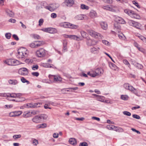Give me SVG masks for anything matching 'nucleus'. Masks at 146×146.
I'll return each instance as SVG.
<instances>
[{"mask_svg": "<svg viewBox=\"0 0 146 146\" xmlns=\"http://www.w3.org/2000/svg\"><path fill=\"white\" fill-rule=\"evenodd\" d=\"M81 34L82 37L84 38H86L87 35V33L84 31H82L80 32Z\"/></svg>", "mask_w": 146, "mask_h": 146, "instance_id": "43", "label": "nucleus"}, {"mask_svg": "<svg viewBox=\"0 0 146 146\" xmlns=\"http://www.w3.org/2000/svg\"><path fill=\"white\" fill-rule=\"evenodd\" d=\"M42 105V103L40 102H37L34 103L35 107H40Z\"/></svg>", "mask_w": 146, "mask_h": 146, "instance_id": "48", "label": "nucleus"}, {"mask_svg": "<svg viewBox=\"0 0 146 146\" xmlns=\"http://www.w3.org/2000/svg\"><path fill=\"white\" fill-rule=\"evenodd\" d=\"M132 14L131 16V17L137 19H140V16L137 14L135 13L133 11V13Z\"/></svg>", "mask_w": 146, "mask_h": 146, "instance_id": "23", "label": "nucleus"}, {"mask_svg": "<svg viewBox=\"0 0 146 146\" xmlns=\"http://www.w3.org/2000/svg\"><path fill=\"white\" fill-rule=\"evenodd\" d=\"M107 127L109 130H113V128L114 127V126L111 125H108Z\"/></svg>", "mask_w": 146, "mask_h": 146, "instance_id": "49", "label": "nucleus"}, {"mask_svg": "<svg viewBox=\"0 0 146 146\" xmlns=\"http://www.w3.org/2000/svg\"><path fill=\"white\" fill-rule=\"evenodd\" d=\"M46 51L43 48H41L36 52V55L39 57H44L46 53Z\"/></svg>", "mask_w": 146, "mask_h": 146, "instance_id": "8", "label": "nucleus"}, {"mask_svg": "<svg viewBox=\"0 0 146 146\" xmlns=\"http://www.w3.org/2000/svg\"><path fill=\"white\" fill-rule=\"evenodd\" d=\"M8 83L11 85H15L18 84V82L16 80L10 79L8 80Z\"/></svg>", "mask_w": 146, "mask_h": 146, "instance_id": "26", "label": "nucleus"}, {"mask_svg": "<svg viewBox=\"0 0 146 146\" xmlns=\"http://www.w3.org/2000/svg\"><path fill=\"white\" fill-rule=\"evenodd\" d=\"M103 72V70L101 68H98L95 70H91L87 73V74L93 77L101 75Z\"/></svg>", "mask_w": 146, "mask_h": 146, "instance_id": "2", "label": "nucleus"}, {"mask_svg": "<svg viewBox=\"0 0 146 146\" xmlns=\"http://www.w3.org/2000/svg\"><path fill=\"white\" fill-rule=\"evenodd\" d=\"M128 90H129L132 92L135 95H137L138 94L137 91V90L134 88L132 86H130Z\"/></svg>", "mask_w": 146, "mask_h": 146, "instance_id": "18", "label": "nucleus"}, {"mask_svg": "<svg viewBox=\"0 0 146 146\" xmlns=\"http://www.w3.org/2000/svg\"><path fill=\"white\" fill-rule=\"evenodd\" d=\"M135 22V21L131 20H129L128 21V23L129 25L133 27H134Z\"/></svg>", "mask_w": 146, "mask_h": 146, "instance_id": "41", "label": "nucleus"}, {"mask_svg": "<svg viewBox=\"0 0 146 146\" xmlns=\"http://www.w3.org/2000/svg\"><path fill=\"white\" fill-rule=\"evenodd\" d=\"M9 22L11 23H15L16 22V20L13 19H10L9 20Z\"/></svg>", "mask_w": 146, "mask_h": 146, "instance_id": "61", "label": "nucleus"}, {"mask_svg": "<svg viewBox=\"0 0 146 146\" xmlns=\"http://www.w3.org/2000/svg\"><path fill=\"white\" fill-rule=\"evenodd\" d=\"M53 65L50 64H49L46 63H43L42 64V66L45 68H51L52 67Z\"/></svg>", "mask_w": 146, "mask_h": 146, "instance_id": "30", "label": "nucleus"}, {"mask_svg": "<svg viewBox=\"0 0 146 146\" xmlns=\"http://www.w3.org/2000/svg\"><path fill=\"white\" fill-rule=\"evenodd\" d=\"M21 82L23 83L26 82L27 84H30V82L23 77H22L21 78Z\"/></svg>", "mask_w": 146, "mask_h": 146, "instance_id": "32", "label": "nucleus"}, {"mask_svg": "<svg viewBox=\"0 0 146 146\" xmlns=\"http://www.w3.org/2000/svg\"><path fill=\"white\" fill-rule=\"evenodd\" d=\"M70 23L64 22L61 23L60 25L61 27L64 28H68L69 27Z\"/></svg>", "mask_w": 146, "mask_h": 146, "instance_id": "29", "label": "nucleus"}, {"mask_svg": "<svg viewBox=\"0 0 146 146\" xmlns=\"http://www.w3.org/2000/svg\"><path fill=\"white\" fill-rule=\"evenodd\" d=\"M69 142L70 144L73 145H76L77 144L76 140L74 138H70L69 140Z\"/></svg>", "mask_w": 146, "mask_h": 146, "instance_id": "24", "label": "nucleus"}, {"mask_svg": "<svg viewBox=\"0 0 146 146\" xmlns=\"http://www.w3.org/2000/svg\"><path fill=\"white\" fill-rule=\"evenodd\" d=\"M100 25L101 28L104 30H106L108 27V25L107 23L104 22H102L100 23Z\"/></svg>", "mask_w": 146, "mask_h": 146, "instance_id": "21", "label": "nucleus"}, {"mask_svg": "<svg viewBox=\"0 0 146 146\" xmlns=\"http://www.w3.org/2000/svg\"><path fill=\"white\" fill-rule=\"evenodd\" d=\"M33 143L34 145H36L38 144V141L35 139L33 141Z\"/></svg>", "mask_w": 146, "mask_h": 146, "instance_id": "64", "label": "nucleus"}, {"mask_svg": "<svg viewBox=\"0 0 146 146\" xmlns=\"http://www.w3.org/2000/svg\"><path fill=\"white\" fill-rule=\"evenodd\" d=\"M21 94H16L15 93H8L7 97L9 98H8L10 99L11 98H16L20 96Z\"/></svg>", "mask_w": 146, "mask_h": 146, "instance_id": "15", "label": "nucleus"}, {"mask_svg": "<svg viewBox=\"0 0 146 146\" xmlns=\"http://www.w3.org/2000/svg\"><path fill=\"white\" fill-rule=\"evenodd\" d=\"M123 62L125 65H128L129 67V66H130V64L129 63L128 61L126 60H123Z\"/></svg>", "mask_w": 146, "mask_h": 146, "instance_id": "57", "label": "nucleus"}, {"mask_svg": "<svg viewBox=\"0 0 146 146\" xmlns=\"http://www.w3.org/2000/svg\"><path fill=\"white\" fill-rule=\"evenodd\" d=\"M32 112L30 113L29 112H28L27 113H24L23 115V117H24L27 118L31 116Z\"/></svg>", "mask_w": 146, "mask_h": 146, "instance_id": "38", "label": "nucleus"}, {"mask_svg": "<svg viewBox=\"0 0 146 146\" xmlns=\"http://www.w3.org/2000/svg\"><path fill=\"white\" fill-rule=\"evenodd\" d=\"M121 99L124 100H126L128 99V97L127 95H121Z\"/></svg>", "mask_w": 146, "mask_h": 146, "instance_id": "37", "label": "nucleus"}, {"mask_svg": "<svg viewBox=\"0 0 146 146\" xmlns=\"http://www.w3.org/2000/svg\"><path fill=\"white\" fill-rule=\"evenodd\" d=\"M6 38L7 39H9L11 37V34L10 33H7L5 34Z\"/></svg>", "mask_w": 146, "mask_h": 146, "instance_id": "51", "label": "nucleus"}, {"mask_svg": "<svg viewBox=\"0 0 146 146\" xmlns=\"http://www.w3.org/2000/svg\"><path fill=\"white\" fill-rule=\"evenodd\" d=\"M64 36L66 38H68L71 39H73L74 40H77L79 37L75 35H65Z\"/></svg>", "mask_w": 146, "mask_h": 146, "instance_id": "17", "label": "nucleus"}, {"mask_svg": "<svg viewBox=\"0 0 146 146\" xmlns=\"http://www.w3.org/2000/svg\"><path fill=\"white\" fill-rule=\"evenodd\" d=\"M132 116L133 118L139 119L140 118V117L137 115L134 114Z\"/></svg>", "mask_w": 146, "mask_h": 146, "instance_id": "55", "label": "nucleus"}, {"mask_svg": "<svg viewBox=\"0 0 146 146\" xmlns=\"http://www.w3.org/2000/svg\"><path fill=\"white\" fill-rule=\"evenodd\" d=\"M137 49L140 51L142 52L143 53H145V50L142 48L139 47Z\"/></svg>", "mask_w": 146, "mask_h": 146, "instance_id": "63", "label": "nucleus"}, {"mask_svg": "<svg viewBox=\"0 0 146 146\" xmlns=\"http://www.w3.org/2000/svg\"><path fill=\"white\" fill-rule=\"evenodd\" d=\"M80 7L82 9L88 10L89 9V7L88 6L84 4H81Z\"/></svg>", "mask_w": 146, "mask_h": 146, "instance_id": "34", "label": "nucleus"}, {"mask_svg": "<svg viewBox=\"0 0 146 146\" xmlns=\"http://www.w3.org/2000/svg\"><path fill=\"white\" fill-rule=\"evenodd\" d=\"M109 65L110 68L112 69L115 68L116 67V66L115 64L111 63H110Z\"/></svg>", "mask_w": 146, "mask_h": 146, "instance_id": "45", "label": "nucleus"}, {"mask_svg": "<svg viewBox=\"0 0 146 146\" xmlns=\"http://www.w3.org/2000/svg\"><path fill=\"white\" fill-rule=\"evenodd\" d=\"M31 74L33 76H35L36 77L38 76L39 75V73L37 72H33L31 73Z\"/></svg>", "mask_w": 146, "mask_h": 146, "instance_id": "56", "label": "nucleus"}, {"mask_svg": "<svg viewBox=\"0 0 146 146\" xmlns=\"http://www.w3.org/2000/svg\"><path fill=\"white\" fill-rule=\"evenodd\" d=\"M88 32L90 36L95 38L102 39L104 38L102 35L93 30H89L88 31Z\"/></svg>", "mask_w": 146, "mask_h": 146, "instance_id": "3", "label": "nucleus"}, {"mask_svg": "<svg viewBox=\"0 0 146 146\" xmlns=\"http://www.w3.org/2000/svg\"><path fill=\"white\" fill-rule=\"evenodd\" d=\"M87 143L85 142L81 143H80L79 146H88Z\"/></svg>", "mask_w": 146, "mask_h": 146, "instance_id": "52", "label": "nucleus"}, {"mask_svg": "<svg viewBox=\"0 0 146 146\" xmlns=\"http://www.w3.org/2000/svg\"><path fill=\"white\" fill-rule=\"evenodd\" d=\"M84 18V15H78L74 17V19L76 20H83Z\"/></svg>", "mask_w": 146, "mask_h": 146, "instance_id": "22", "label": "nucleus"}, {"mask_svg": "<svg viewBox=\"0 0 146 146\" xmlns=\"http://www.w3.org/2000/svg\"><path fill=\"white\" fill-rule=\"evenodd\" d=\"M114 20L116 22L121 24H124L125 23V21L122 18L116 16H114Z\"/></svg>", "mask_w": 146, "mask_h": 146, "instance_id": "11", "label": "nucleus"}, {"mask_svg": "<svg viewBox=\"0 0 146 146\" xmlns=\"http://www.w3.org/2000/svg\"><path fill=\"white\" fill-rule=\"evenodd\" d=\"M78 26L77 25H73L70 23L69 28L72 29H76L78 28Z\"/></svg>", "mask_w": 146, "mask_h": 146, "instance_id": "33", "label": "nucleus"}, {"mask_svg": "<svg viewBox=\"0 0 146 146\" xmlns=\"http://www.w3.org/2000/svg\"><path fill=\"white\" fill-rule=\"evenodd\" d=\"M50 16L52 18L54 19L56 17L57 15L56 13H53L51 14Z\"/></svg>", "mask_w": 146, "mask_h": 146, "instance_id": "60", "label": "nucleus"}, {"mask_svg": "<svg viewBox=\"0 0 146 146\" xmlns=\"http://www.w3.org/2000/svg\"><path fill=\"white\" fill-rule=\"evenodd\" d=\"M123 113L124 115L128 116H130L131 115V113L130 112L127 111H124Z\"/></svg>", "mask_w": 146, "mask_h": 146, "instance_id": "46", "label": "nucleus"}, {"mask_svg": "<svg viewBox=\"0 0 146 146\" xmlns=\"http://www.w3.org/2000/svg\"><path fill=\"white\" fill-rule=\"evenodd\" d=\"M29 54L28 50L25 48H21L18 50L17 57L19 59H23L27 57Z\"/></svg>", "mask_w": 146, "mask_h": 146, "instance_id": "1", "label": "nucleus"}, {"mask_svg": "<svg viewBox=\"0 0 146 146\" xmlns=\"http://www.w3.org/2000/svg\"><path fill=\"white\" fill-rule=\"evenodd\" d=\"M49 78L51 81L54 82H61L62 80V78L58 76L49 75Z\"/></svg>", "mask_w": 146, "mask_h": 146, "instance_id": "9", "label": "nucleus"}, {"mask_svg": "<svg viewBox=\"0 0 146 146\" xmlns=\"http://www.w3.org/2000/svg\"><path fill=\"white\" fill-rule=\"evenodd\" d=\"M130 86L129 84L125 83L123 85V86L124 88L127 90H128Z\"/></svg>", "mask_w": 146, "mask_h": 146, "instance_id": "53", "label": "nucleus"}, {"mask_svg": "<svg viewBox=\"0 0 146 146\" xmlns=\"http://www.w3.org/2000/svg\"><path fill=\"white\" fill-rule=\"evenodd\" d=\"M32 68L33 70H35L38 68V66L37 64L34 65L32 66Z\"/></svg>", "mask_w": 146, "mask_h": 146, "instance_id": "44", "label": "nucleus"}, {"mask_svg": "<svg viewBox=\"0 0 146 146\" xmlns=\"http://www.w3.org/2000/svg\"><path fill=\"white\" fill-rule=\"evenodd\" d=\"M46 127V123H43L40 125L39 128H44Z\"/></svg>", "mask_w": 146, "mask_h": 146, "instance_id": "59", "label": "nucleus"}, {"mask_svg": "<svg viewBox=\"0 0 146 146\" xmlns=\"http://www.w3.org/2000/svg\"><path fill=\"white\" fill-rule=\"evenodd\" d=\"M46 118V115L42 114L40 115H36L32 119V121L34 122L38 123L43 121Z\"/></svg>", "mask_w": 146, "mask_h": 146, "instance_id": "4", "label": "nucleus"}, {"mask_svg": "<svg viewBox=\"0 0 146 146\" xmlns=\"http://www.w3.org/2000/svg\"><path fill=\"white\" fill-rule=\"evenodd\" d=\"M90 16L92 18L96 17L97 16L96 12L93 10H91L90 13Z\"/></svg>", "mask_w": 146, "mask_h": 146, "instance_id": "25", "label": "nucleus"}, {"mask_svg": "<svg viewBox=\"0 0 146 146\" xmlns=\"http://www.w3.org/2000/svg\"><path fill=\"white\" fill-rule=\"evenodd\" d=\"M19 74L23 75H26L28 74V69L25 68H23L19 69L18 71Z\"/></svg>", "mask_w": 146, "mask_h": 146, "instance_id": "12", "label": "nucleus"}, {"mask_svg": "<svg viewBox=\"0 0 146 146\" xmlns=\"http://www.w3.org/2000/svg\"><path fill=\"white\" fill-rule=\"evenodd\" d=\"M13 107V106L12 104L6 105L4 106V108L6 109L10 108Z\"/></svg>", "mask_w": 146, "mask_h": 146, "instance_id": "50", "label": "nucleus"}, {"mask_svg": "<svg viewBox=\"0 0 146 146\" xmlns=\"http://www.w3.org/2000/svg\"><path fill=\"white\" fill-rule=\"evenodd\" d=\"M21 137V135L20 134L19 135H13V138L14 139H16L20 138Z\"/></svg>", "mask_w": 146, "mask_h": 146, "instance_id": "47", "label": "nucleus"}, {"mask_svg": "<svg viewBox=\"0 0 146 146\" xmlns=\"http://www.w3.org/2000/svg\"><path fill=\"white\" fill-rule=\"evenodd\" d=\"M25 61L27 63H31L32 62V60L30 59H26L25 60Z\"/></svg>", "mask_w": 146, "mask_h": 146, "instance_id": "62", "label": "nucleus"}, {"mask_svg": "<svg viewBox=\"0 0 146 146\" xmlns=\"http://www.w3.org/2000/svg\"><path fill=\"white\" fill-rule=\"evenodd\" d=\"M117 35L120 39L122 40H124L125 39V37L123 33H121L119 34H117Z\"/></svg>", "mask_w": 146, "mask_h": 146, "instance_id": "35", "label": "nucleus"}, {"mask_svg": "<svg viewBox=\"0 0 146 146\" xmlns=\"http://www.w3.org/2000/svg\"><path fill=\"white\" fill-rule=\"evenodd\" d=\"M15 117L17 116H19L21 115L22 113V111H14Z\"/></svg>", "mask_w": 146, "mask_h": 146, "instance_id": "40", "label": "nucleus"}, {"mask_svg": "<svg viewBox=\"0 0 146 146\" xmlns=\"http://www.w3.org/2000/svg\"><path fill=\"white\" fill-rule=\"evenodd\" d=\"M100 48L99 47H93L90 49V51L92 53L97 54L99 52Z\"/></svg>", "mask_w": 146, "mask_h": 146, "instance_id": "13", "label": "nucleus"}, {"mask_svg": "<svg viewBox=\"0 0 146 146\" xmlns=\"http://www.w3.org/2000/svg\"><path fill=\"white\" fill-rule=\"evenodd\" d=\"M134 27L137 29H139L141 27V25L138 22H135Z\"/></svg>", "mask_w": 146, "mask_h": 146, "instance_id": "36", "label": "nucleus"}, {"mask_svg": "<svg viewBox=\"0 0 146 146\" xmlns=\"http://www.w3.org/2000/svg\"><path fill=\"white\" fill-rule=\"evenodd\" d=\"M5 12L7 15L9 17H14L15 15L14 13L11 10L7 9H6Z\"/></svg>", "mask_w": 146, "mask_h": 146, "instance_id": "16", "label": "nucleus"}, {"mask_svg": "<svg viewBox=\"0 0 146 146\" xmlns=\"http://www.w3.org/2000/svg\"><path fill=\"white\" fill-rule=\"evenodd\" d=\"M117 9V7L116 6L110 5L109 6V11L114 12H116Z\"/></svg>", "mask_w": 146, "mask_h": 146, "instance_id": "20", "label": "nucleus"}, {"mask_svg": "<svg viewBox=\"0 0 146 146\" xmlns=\"http://www.w3.org/2000/svg\"><path fill=\"white\" fill-rule=\"evenodd\" d=\"M113 130L118 132H123V129L122 128L116 127L115 126Z\"/></svg>", "mask_w": 146, "mask_h": 146, "instance_id": "27", "label": "nucleus"}, {"mask_svg": "<svg viewBox=\"0 0 146 146\" xmlns=\"http://www.w3.org/2000/svg\"><path fill=\"white\" fill-rule=\"evenodd\" d=\"M136 64L137 65H136V66L137 67L139 68L140 69H142L143 68V66L142 65L138 63H137Z\"/></svg>", "mask_w": 146, "mask_h": 146, "instance_id": "58", "label": "nucleus"}, {"mask_svg": "<svg viewBox=\"0 0 146 146\" xmlns=\"http://www.w3.org/2000/svg\"><path fill=\"white\" fill-rule=\"evenodd\" d=\"M124 12L125 13L131 17L132 13L133 12V11L128 9H126L124 10Z\"/></svg>", "mask_w": 146, "mask_h": 146, "instance_id": "28", "label": "nucleus"}, {"mask_svg": "<svg viewBox=\"0 0 146 146\" xmlns=\"http://www.w3.org/2000/svg\"><path fill=\"white\" fill-rule=\"evenodd\" d=\"M27 106L28 108H35L34 104L30 103L27 104Z\"/></svg>", "mask_w": 146, "mask_h": 146, "instance_id": "54", "label": "nucleus"}, {"mask_svg": "<svg viewBox=\"0 0 146 146\" xmlns=\"http://www.w3.org/2000/svg\"><path fill=\"white\" fill-rule=\"evenodd\" d=\"M33 37L36 39H40V37L39 35L36 34H33Z\"/></svg>", "mask_w": 146, "mask_h": 146, "instance_id": "42", "label": "nucleus"}, {"mask_svg": "<svg viewBox=\"0 0 146 146\" xmlns=\"http://www.w3.org/2000/svg\"><path fill=\"white\" fill-rule=\"evenodd\" d=\"M86 44L89 46H93L96 45L98 43V40H96L94 39H91L89 37L86 38Z\"/></svg>", "mask_w": 146, "mask_h": 146, "instance_id": "10", "label": "nucleus"}, {"mask_svg": "<svg viewBox=\"0 0 146 146\" xmlns=\"http://www.w3.org/2000/svg\"><path fill=\"white\" fill-rule=\"evenodd\" d=\"M114 29L117 30L118 32H119V31L120 29V26L117 23H115L114 24Z\"/></svg>", "mask_w": 146, "mask_h": 146, "instance_id": "31", "label": "nucleus"}, {"mask_svg": "<svg viewBox=\"0 0 146 146\" xmlns=\"http://www.w3.org/2000/svg\"><path fill=\"white\" fill-rule=\"evenodd\" d=\"M65 2L68 7L72 6L74 4L73 0H65Z\"/></svg>", "mask_w": 146, "mask_h": 146, "instance_id": "19", "label": "nucleus"}, {"mask_svg": "<svg viewBox=\"0 0 146 146\" xmlns=\"http://www.w3.org/2000/svg\"><path fill=\"white\" fill-rule=\"evenodd\" d=\"M45 3H43V6L46 9L52 12L55 10L59 6L58 4H50L47 6H44V4Z\"/></svg>", "mask_w": 146, "mask_h": 146, "instance_id": "6", "label": "nucleus"}, {"mask_svg": "<svg viewBox=\"0 0 146 146\" xmlns=\"http://www.w3.org/2000/svg\"><path fill=\"white\" fill-rule=\"evenodd\" d=\"M8 65L11 66H16L19 64V61L17 60L13 59H9L5 60V62Z\"/></svg>", "mask_w": 146, "mask_h": 146, "instance_id": "7", "label": "nucleus"}, {"mask_svg": "<svg viewBox=\"0 0 146 146\" xmlns=\"http://www.w3.org/2000/svg\"><path fill=\"white\" fill-rule=\"evenodd\" d=\"M41 30L44 32L53 34L54 33V29L53 28H48L41 29Z\"/></svg>", "mask_w": 146, "mask_h": 146, "instance_id": "14", "label": "nucleus"}, {"mask_svg": "<svg viewBox=\"0 0 146 146\" xmlns=\"http://www.w3.org/2000/svg\"><path fill=\"white\" fill-rule=\"evenodd\" d=\"M102 42L104 44L106 45L107 46H110V43H109V42L106 40H102Z\"/></svg>", "mask_w": 146, "mask_h": 146, "instance_id": "39", "label": "nucleus"}, {"mask_svg": "<svg viewBox=\"0 0 146 146\" xmlns=\"http://www.w3.org/2000/svg\"><path fill=\"white\" fill-rule=\"evenodd\" d=\"M44 44L43 41L37 40L29 44V46L31 48H36L40 47Z\"/></svg>", "mask_w": 146, "mask_h": 146, "instance_id": "5", "label": "nucleus"}]
</instances>
